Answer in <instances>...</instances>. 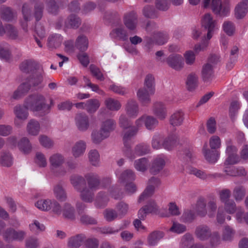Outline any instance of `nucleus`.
<instances>
[{"instance_id": "nucleus-1", "label": "nucleus", "mask_w": 248, "mask_h": 248, "mask_svg": "<svg viewBox=\"0 0 248 248\" xmlns=\"http://www.w3.org/2000/svg\"><path fill=\"white\" fill-rule=\"evenodd\" d=\"M25 105L27 108L39 112L42 115H45L50 111V107L46 104L45 97L40 94L30 95L25 101Z\"/></svg>"}, {"instance_id": "nucleus-2", "label": "nucleus", "mask_w": 248, "mask_h": 248, "mask_svg": "<svg viewBox=\"0 0 248 248\" xmlns=\"http://www.w3.org/2000/svg\"><path fill=\"white\" fill-rule=\"evenodd\" d=\"M130 128V130L124 133L123 136L124 144L123 153L125 156L132 160L135 158V155L131 149L132 142L131 140L137 134L138 129L135 126Z\"/></svg>"}, {"instance_id": "nucleus-3", "label": "nucleus", "mask_w": 248, "mask_h": 248, "mask_svg": "<svg viewBox=\"0 0 248 248\" xmlns=\"http://www.w3.org/2000/svg\"><path fill=\"white\" fill-rule=\"evenodd\" d=\"M160 185L159 179L155 177H152L147 182V186L140 195L138 199V202L141 203L151 197L154 193L155 189Z\"/></svg>"}, {"instance_id": "nucleus-4", "label": "nucleus", "mask_w": 248, "mask_h": 248, "mask_svg": "<svg viewBox=\"0 0 248 248\" xmlns=\"http://www.w3.org/2000/svg\"><path fill=\"white\" fill-rule=\"evenodd\" d=\"M123 23L128 31L135 32L138 23L137 14L134 11L125 13L124 16Z\"/></svg>"}, {"instance_id": "nucleus-5", "label": "nucleus", "mask_w": 248, "mask_h": 248, "mask_svg": "<svg viewBox=\"0 0 248 248\" xmlns=\"http://www.w3.org/2000/svg\"><path fill=\"white\" fill-rule=\"evenodd\" d=\"M202 25L205 29L207 30V38L210 40L216 28V21L213 19L211 14L207 13L204 15L202 19Z\"/></svg>"}, {"instance_id": "nucleus-6", "label": "nucleus", "mask_w": 248, "mask_h": 248, "mask_svg": "<svg viewBox=\"0 0 248 248\" xmlns=\"http://www.w3.org/2000/svg\"><path fill=\"white\" fill-rule=\"evenodd\" d=\"M75 122L77 128L80 131H86L90 127L89 118L85 113H78L75 116Z\"/></svg>"}, {"instance_id": "nucleus-7", "label": "nucleus", "mask_w": 248, "mask_h": 248, "mask_svg": "<svg viewBox=\"0 0 248 248\" xmlns=\"http://www.w3.org/2000/svg\"><path fill=\"white\" fill-rule=\"evenodd\" d=\"M167 64L171 68L176 71H180L184 67V61L183 57L179 54H172L167 59Z\"/></svg>"}, {"instance_id": "nucleus-8", "label": "nucleus", "mask_w": 248, "mask_h": 248, "mask_svg": "<svg viewBox=\"0 0 248 248\" xmlns=\"http://www.w3.org/2000/svg\"><path fill=\"white\" fill-rule=\"evenodd\" d=\"M213 12L220 16H226L230 12V6L227 2L221 4V0H212L211 4Z\"/></svg>"}, {"instance_id": "nucleus-9", "label": "nucleus", "mask_w": 248, "mask_h": 248, "mask_svg": "<svg viewBox=\"0 0 248 248\" xmlns=\"http://www.w3.org/2000/svg\"><path fill=\"white\" fill-rule=\"evenodd\" d=\"M211 230L207 225L202 224L196 227L194 233L200 240L205 241L211 237Z\"/></svg>"}, {"instance_id": "nucleus-10", "label": "nucleus", "mask_w": 248, "mask_h": 248, "mask_svg": "<svg viewBox=\"0 0 248 248\" xmlns=\"http://www.w3.org/2000/svg\"><path fill=\"white\" fill-rule=\"evenodd\" d=\"M88 188L93 190H96L100 188L101 180L98 174L95 173L90 172L84 175Z\"/></svg>"}, {"instance_id": "nucleus-11", "label": "nucleus", "mask_w": 248, "mask_h": 248, "mask_svg": "<svg viewBox=\"0 0 248 248\" xmlns=\"http://www.w3.org/2000/svg\"><path fill=\"white\" fill-rule=\"evenodd\" d=\"M195 211L197 216L202 217L208 216L207 201L203 197H199L196 202Z\"/></svg>"}, {"instance_id": "nucleus-12", "label": "nucleus", "mask_w": 248, "mask_h": 248, "mask_svg": "<svg viewBox=\"0 0 248 248\" xmlns=\"http://www.w3.org/2000/svg\"><path fill=\"white\" fill-rule=\"evenodd\" d=\"M154 114L160 120L165 119L167 116V110L166 105L161 102H156L154 103L152 108Z\"/></svg>"}, {"instance_id": "nucleus-13", "label": "nucleus", "mask_w": 248, "mask_h": 248, "mask_svg": "<svg viewBox=\"0 0 248 248\" xmlns=\"http://www.w3.org/2000/svg\"><path fill=\"white\" fill-rule=\"evenodd\" d=\"M125 112L130 118H135L139 113V106L136 100L130 99H129L125 107Z\"/></svg>"}, {"instance_id": "nucleus-14", "label": "nucleus", "mask_w": 248, "mask_h": 248, "mask_svg": "<svg viewBox=\"0 0 248 248\" xmlns=\"http://www.w3.org/2000/svg\"><path fill=\"white\" fill-rule=\"evenodd\" d=\"M109 35L112 39L123 41L127 40L128 38L127 31L122 26L114 28L110 32Z\"/></svg>"}, {"instance_id": "nucleus-15", "label": "nucleus", "mask_w": 248, "mask_h": 248, "mask_svg": "<svg viewBox=\"0 0 248 248\" xmlns=\"http://www.w3.org/2000/svg\"><path fill=\"white\" fill-rule=\"evenodd\" d=\"M81 24V20L77 15L71 14L64 20V28L76 30L79 28Z\"/></svg>"}, {"instance_id": "nucleus-16", "label": "nucleus", "mask_w": 248, "mask_h": 248, "mask_svg": "<svg viewBox=\"0 0 248 248\" xmlns=\"http://www.w3.org/2000/svg\"><path fill=\"white\" fill-rule=\"evenodd\" d=\"M153 94L154 93H151L145 87L140 88L137 93L138 98L143 106H147L151 103L150 95Z\"/></svg>"}, {"instance_id": "nucleus-17", "label": "nucleus", "mask_w": 248, "mask_h": 248, "mask_svg": "<svg viewBox=\"0 0 248 248\" xmlns=\"http://www.w3.org/2000/svg\"><path fill=\"white\" fill-rule=\"evenodd\" d=\"M214 77L213 66L206 63L202 66L201 71V77L204 82H210Z\"/></svg>"}, {"instance_id": "nucleus-18", "label": "nucleus", "mask_w": 248, "mask_h": 248, "mask_svg": "<svg viewBox=\"0 0 248 248\" xmlns=\"http://www.w3.org/2000/svg\"><path fill=\"white\" fill-rule=\"evenodd\" d=\"M186 87L190 92L194 91L198 86L199 78L198 75L194 72L189 74L186 80Z\"/></svg>"}, {"instance_id": "nucleus-19", "label": "nucleus", "mask_w": 248, "mask_h": 248, "mask_svg": "<svg viewBox=\"0 0 248 248\" xmlns=\"http://www.w3.org/2000/svg\"><path fill=\"white\" fill-rule=\"evenodd\" d=\"M94 191L85 186L78 192L80 193L79 196L81 200L86 202L91 203L94 199Z\"/></svg>"}, {"instance_id": "nucleus-20", "label": "nucleus", "mask_w": 248, "mask_h": 248, "mask_svg": "<svg viewBox=\"0 0 248 248\" xmlns=\"http://www.w3.org/2000/svg\"><path fill=\"white\" fill-rule=\"evenodd\" d=\"M86 149V142L79 140L76 142L72 148V153L75 158H78L83 155Z\"/></svg>"}, {"instance_id": "nucleus-21", "label": "nucleus", "mask_w": 248, "mask_h": 248, "mask_svg": "<svg viewBox=\"0 0 248 248\" xmlns=\"http://www.w3.org/2000/svg\"><path fill=\"white\" fill-rule=\"evenodd\" d=\"M184 120V113L179 110L172 114L169 118L170 124L173 127L179 126L182 124Z\"/></svg>"}, {"instance_id": "nucleus-22", "label": "nucleus", "mask_w": 248, "mask_h": 248, "mask_svg": "<svg viewBox=\"0 0 248 248\" xmlns=\"http://www.w3.org/2000/svg\"><path fill=\"white\" fill-rule=\"evenodd\" d=\"M62 39V37L61 34H51L47 39V46L50 49H56L61 46Z\"/></svg>"}, {"instance_id": "nucleus-23", "label": "nucleus", "mask_w": 248, "mask_h": 248, "mask_svg": "<svg viewBox=\"0 0 248 248\" xmlns=\"http://www.w3.org/2000/svg\"><path fill=\"white\" fill-rule=\"evenodd\" d=\"M70 181L75 190L78 192L82 188V186H85V178L82 176L74 175L71 176Z\"/></svg>"}, {"instance_id": "nucleus-24", "label": "nucleus", "mask_w": 248, "mask_h": 248, "mask_svg": "<svg viewBox=\"0 0 248 248\" xmlns=\"http://www.w3.org/2000/svg\"><path fill=\"white\" fill-rule=\"evenodd\" d=\"M116 125V124L114 120L108 119L102 123L100 129L109 137L110 133L115 129Z\"/></svg>"}, {"instance_id": "nucleus-25", "label": "nucleus", "mask_w": 248, "mask_h": 248, "mask_svg": "<svg viewBox=\"0 0 248 248\" xmlns=\"http://www.w3.org/2000/svg\"><path fill=\"white\" fill-rule=\"evenodd\" d=\"M53 193L55 198L61 202L65 201L67 199V194L62 185L58 183L53 187Z\"/></svg>"}, {"instance_id": "nucleus-26", "label": "nucleus", "mask_w": 248, "mask_h": 248, "mask_svg": "<svg viewBox=\"0 0 248 248\" xmlns=\"http://www.w3.org/2000/svg\"><path fill=\"white\" fill-rule=\"evenodd\" d=\"M165 165V162L164 159L157 157L153 162L150 171L152 174H157L163 169Z\"/></svg>"}, {"instance_id": "nucleus-27", "label": "nucleus", "mask_w": 248, "mask_h": 248, "mask_svg": "<svg viewBox=\"0 0 248 248\" xmlns=\"http://www.w3.org/2000/svg\"><path fill=\"white\" fill-rule=\"evenodd\" d=\"M38 67L37 63L33 60H29L23 62L20 65V69L23 72L29 73L36 70Z\"/></svg>"}, {"instance_id": "nucleus-28", "label": "nucleus", "mask_w": 248, "mask_h": 248, "mask_svg": "<svg viewBox=\"0 0 248 248\" xmlns=\"http://www.w3.org/2000/svg\"><path fill=\"white\" fill-rule=\"evenodd\" d=\"M14 159L12 155L7 152H2L0 155V165L5 167H10L13 164Z\"/></svg>"}, {"instance_id": "nucleus-29", "label": "nucleus", "mask_w": 248, "mask_h": 248, "mask_svg": "<svg viewBox=\"0 0 248 248\" xmlns=\"http://www.w3.org/2000/svg\"><path fill=\"white\" fill-rule=\"evenodd\" d=\"M207 145L205 144L203 148V153L205 159L210 163L216 162L218 157V152L216 150L211 151L207 149Z\"/></svg>"}, {"instance_id": "nucleus-30", "label": "nucleus", "mask_w": 248, "mask_h": 248, "mask_svg": "<svg viewBox=\"0 0 248 248\" xmlns=\"http://www.w3.org/2000/svg\"><path fill=\"white\" fill-rule=\"evenodd\" d=\"M40 129L39 123L35 120H31L27 125V131L29 134L36 136L39 134Z\"/></svg>"}, {"instance_id": "nucleus-31", "label": "nucleus", "mask_w": 248, "mask_h": 248, "mask_svg": "<svg viewBox=\"0 0 248 248\" xmlns=\"http://www.w3.org/2000/svg\"><path fill=\"white\" fill-rule=\"evenodd\" d=\"M50 165L54 168H58L61 166L65 162V158L63 155L59 153L51 155L49 158Z\"/></svg>"}, {"instance_id": "nucleus-32", "label": "nucleus", "mask_w": 248, "mask_h": 248, "mask_svg": "<svg viewBox=\"0 0 248 248\" xmlns=\"http://www.w3.org/2000/svg\"><path fill=\"white\" fill-rule=\"evenodd\" d=\"M5 33L7 36L12 40L19 39V32L17 29L13 25L8 24L5 25Z\"/></svg>"}, {"instance_id": "nucleus-33", "label": "nucleus", "mask_w": 248, "mask_h": 248, "mask_svg": "<svg viewBox=\"0 0 248 248\" xmlns=\"http://www.w3.org/2000/svg\"><path fill=\"white\" fill-rule=\"evenodd\" d=\"M75 47L81 52L87 50L88 47V40L84 35H79L75 42Z\"/></svg>"}, {"instance_id": "nucleus-34", "label": "nucleus", "mask_w": 248, "mask_h": 248, "mask_svg": "<svg viewBox=\"0 0 248 248\" xmlns=\"http://www.w3.org/2000/svg\"><path fill=\"white\" fill-rule=\"evenodd\" d=\"M46 10L50 14L56 15L59 13L60 5L55 0H46Z\"/></svg>"}, {"instance_id": "nucleus-35", "label": "nucleus", "mask_w": 248, "mask_h": 248, "mask_svg": "<svg viewBox=\"0 0 248 248\" xmlns=\"http://www.w3.org/2000/svg\"><path fill=\"white\" fill-rule=\"evenodd\" d=\"M28 109L29 108L26 107L25 103L24 106L17 105L14 108V113L18 119L24 120L28 116Z\"/></svg>"}, {"instance_id": "nucleus-36", "label": "nucleus", "mask_w": 248, "mask_h": 248, "mask_svg": "<svg viewBox=\"0 0 248 248\" xmlns=\"http://www.w3.org/2000/svg\"><path fill=\"white\" fill-rule=\"evenodd\" d=\"M149 161L145 157L136 160L134 162V167L139 171L144 172L147 170Z\"/></svg>"}, {"instance_id": "nucleus-37", "label": "nucleus", "mask_w": 248, "mask_h": 248, "mask_svg": "<svg viewBox=\"0 0 248 248\" xmlns=\"http://www.w3.org/2000/svg\"><path fill=\"white\" fill-rule=\"evenodd\" d=\"M248 12V5L246 3L240 2L235 8V16L237 19H242Z\"/></svg>"}, {"instance_id": "nucleus-38", "label": "nucleus", "mask_w": 248, "mask_h": 248, "mask_svg": "<svg viewBox=\"0 0 248 248\" xmlns=\"http://www.w3.org/2000/svg\"><path fill=\"white\" fill-rule=\"evenodd\" d=\"M17 145L20 151L24 154H28L31 151V145L29 139L27 138H22Z\"/></svg>"}, {"instance_id": "nucleus-39", "label": "nucleus", "mask_w": 248, "mask_h": 248, "mask_svg": "<svg viewBox=\"0 0 248 248\" xmlns=\"http://www.w3.org/2000/svg\"><path fill=\"white\" fill-rule=\"evenodd\" d=\"M108 137V136L104 132L101 131L100 129L99 130H93L91 134L92 140L96 144L100 143Z\"/></svg>"}, {"instance_id": "nucleus-40", "label": "nucleus", "mask_w": 248, "mask_h": 248, "mask_svg": "<svg viewBox=\"0 0 248 248\" xmlns=\"http://www.w3.org/2000/svg\"><path fill=\"white\" fill-rule=\"evenodd\" d=\"M0 58L5 61H8L11 58L10 46L6 43L0 44Z\"/></svg>"}, {"instance_id": "nucleus-41", "label": "nucleus", "mask_w": 248, "mask_h": 248, "mask_svg": "<svg viewBox=\"0 0 248 248\" xmlns=\"http://www.w3.org/2000/svg\"><path fill=\"white\" fill-rule=\"evenodd\" d=\"M207 208L208 216L209 217H213L217 208V200L215 198H212L207 202Z\"/></svg>"}, {"instance_id": "nucleus-42", "label": "nucleus", "mask_w": 248, "mask_h": 248, "mask_svg": "<svg viewBox=\"0 0 248 248\" xmlns=\"http://www.w3.org/2000/svg\"><path fill=\"white\" fill-rule=\"evenodd\" d=\"M108 201L107 194L104 191H100L97 195L95 204L98 208L103 207L106 206Z\"/></svg>"}, {"instance_id": "nucleus-43", "label": "nucleus", "mask_w": 248, "mask_h": 248, "mask_svg": "<svg viewBox=\"0 0 248 248\" xmlns=\"http://www.w3.org/2000/svg\"><path fill=\"white\" fill-rule=\"evenodd\" d=\"M85 237L82 234H78L70 237L69 239L68 245L71 248H78L83 243Z\"/></svg>"}, {"instance_id": "nucleus-44", "label": "nucleus", "mask_w": 248, "mask_h": 248, "mask_svg": "<svg viewBox=\"0 0 248 248\" xmlns=\"http://www.w3.org/2000/svg\"><path fill=\"white\" fill-rule=\"evenodd\" d=\"M132 151L136 158L137 155H143L149 153L150 147L148 145L142 143L137 145L134 148V150H132Z\"/></svg>"}, {"instance_id": "nucleus-45", "label": "nucleus", "mask_w": 248, "mask_h": 248, "mask_svg": "<svg viewBox=\"0 0 248 248\" xmlns=\"http://www.w3.org/2000/svg\"><path fill=\"white\" fill-rule=\"evenodd\" d=\"M62 215L65 218L70 219H75L74 208L70 204L65 203L63 206Z\"/></svg>"}, {"instance_id": "nucleus-46", "label": "nucleus", "mask_w": 248, "mask_h": 248, "mask_svg": "<svg viewBox=\"0 0 248 248\" xmlns=\"http://www.w3.org/2000/svg\"><path fill=\"white\" fill-rule=\"evenodd\" d=\"M99 101L95 99L88 100L85 103V109L90 113L95 112L100 107Z\"/></svg>"}, {"instance_id": "nucleus-47", "label": "nucleus", "mask_w": 248, "mask_h": 248, "mask_svg": "<svg viewBox=\"0 0 248 248\" xmlns=\"http://www.w3.org/2000/svg\"><path fill=\"white\" fill-rule=\"evenodd\" d=\"M27 79L32 87H35L42 82L43 76L40 72L36 71L33 73Z\"/></svg>"}, {"instance_id": "nucleus-48", "label": "nucleus", "mask_w": 248, "mask_h": 248, "mask_svg": "<svg viewBox=\"0 0 248 248\" xmlns=\"http://www.w3.org/2000/svg\"><path fill=\"white\" fill-rule=\"evenodd\" d=\"M88 158L90 163L95 167L99 166L100 155L97 150L93 149L89 151Z\"/></svg>"}, {"instance_id": "nucleus-49", "label": "nucleus", "mask_w": 248, "mask_h": 248, "mask_svg": "<svg viewBox=\"0 0 248 248\" xmlns=\"http://www.w3.org/2000/svg\"><path fill=\"white\" fill-rule=\"evenodd\" d=\"M164 236L162 232L155 231L151 233L148 237V242L150 245L155 246Z\"/></svg>"}, {"instance_id": "nucleus-50", "label": "nucleus", "mask_w": 248, "mask_h": 248, "mask_svg": "<svg viewBox=\"0 0 248 248\" xmlns=\"http://www.w3.org/2000/svg\"><path fill=\"white\" fill-rule=\"evenodd\" d=\"M117 212L119 216V218H122L124 217L128 212L129 205L123 202H119L116 205Z\"/></svg>"}, {"instance_id": "nucleus-51", "label": "nucleus", "mask_w": 248, "mask_h": 248, "mask_svg": "<svg viewBox=\"0 0 248 248\" xmlns=\"http://www.w3.org/2000/svg\"><path fill=\"white\" fill-rule=\"evenodd\" d=\"M105 104L108 109L111 111H117L121 107L120 102L111 98H108L105 100Z\"/></svg>"}, {"instance_id": "nucleus-52", "label": "nucleus", "mask_w": 248, "mask_h": 248, "mask_svg": "<svg viewBox=\"0 0 248 248\" xmlns=\"http://www.w3.org/2000/svg\"><path fill=\"white\" fill-rule=\"evenodd\" d=\"M51 202L52 200L50 199H41L35 202V205L41 211H48L50 210Z\"/></svg>"}, {"instance_id": "nucleus-53", "label": "nucleus", "mask_w": 248, "mask_h": 248, "mask_svg": "<svg viewBox=\"0 0 248 248\" xmlns=\"http://www.w3.org/2000/svg\"><path fill=\"white\" fill-rule=\"evenodd\" d=\"M246 195V189L242 186H238L233 190V196L236 201H242Z\"/></svg>"}, {"instance_id": "nucleus-54", "label": "nucleus", "mask_w": 248, "mask_h": 248, "mask_svg": "<svg viewBox=\"0 0 248 248\" xmlns=\"http://www.w3.org/2000/svg\"><path fill=\"white\" fill-rule=\"evenodd\" d=\"M22 13L24 20L30 21L32 17V5L28 3H24L22 7Z\"/></svg>"}, {"instance_id": "nucleus-55", "label": "nucleus", "mask_w": 248, "mask_h": 248, "mask_svg": "<svg viewBox=\"0 0 248 248\" xmlns=\"http://www.w3.org/2000/svg\"><path fill=\"white\" fill-rule=\"evenodd\" d=\"M176 140L177 137L175 135H170L164 140L162 146L167 150H171L175 145Z\"/></svg>"}, {"instance_id": "nucleus-56", "label": "nucleus", "mask_w": 248, "mask_h": 248, "mask_svg": "<svg viewBox=\"0 0 248 248\" xmlns=\"http://www.w3.org/2000/svg\"><path fill=\"white\" fill-rule=\"evenodd\" d=\"M136 175L135 172L132 170H126L124 171L120 176L119 180L122 182H125L129 181H133L135 179Z\"/></svg>"}, {"instance_id": "nucleus-57", "label": "nucleus", "mask_w": 248, "mask_h": 248, "mask_svg": "<svg viewBox=\"0 0 248 248\" xmlns=\"http://www.w3.org/2000/svg\"><path fill=\"white\" fill-rule=\"evenodd\" d=\"M196 212L191 210H186L183 214L181 219L184 223H191L196 217Z\"/></svg>"}, {"instance_id": "nucleus-58", "label": "nucleus", "mask_w": 248, "mask_h": 248, "mask_svg": "<svg viewBox=\"0 0 248 248\" xmlns=\"http://www.w3.org/2000/svg\"><path fill=\"white\" fill-rule=\"evenodd\" d=\"M235 234V231L228 225L225 226L222 231V239L225 241H232Z\"/></svg>"}, {"instance_id": "nucleus-59", "label": "nucleus", "mask_w": 248, "mask_h": 248, "mask_svg": "<svg viewBox=\"0 0 248 248\" xmlns=\"http://www.w3.org/2000/svg\"><path fill=\"white\" fill-rule=\"evenodd\" d=\"M194 241V238L191 234L189 233H186L182 237L181 243L180 247L181 248H189Z\"/></svg>"}, {"instance_id": "nucleus-60", "label": "nucleus", "mask_w": 248, "mask_h": 248, "mask_svg": "<svg viewBox=\"0 0 248 248\" xmlns=\"http://www.w3.org/2000/svg\"><path fill=\"white\" fill-rule=\"evenodd\" d=\"M158 124L156 118L152 116L145 115V126L148 130L154 129Z\"/></svg>"}, {"instance_id": "nucleus-61", "label": "nucleus", "mask_w": 248, "mask_h": 248, "mask_svg": "<svg viewBox=\"0 0 248 248\" xmlns=\"http://www.w3.org/2000/svg\"><path fill=\"white\" fill-rule=\"evenodd\" d=\"M143 87L149 89L151 93H155V78L152 75L148 74L145 77Z\"/></svg>"}, {"instance_id": "nucleus-62", "label": "nucleus", "mask_w": 248, "mask_h": 248, "mask_svg": "<svg viewBox=\"0 0 248 248\" xmlns=\"http://www.w3.org/2000/svg\"><path fill=\"white\" fill-rule=\"evenodd\" d=\"M44 4L37 2L34 6V16L37 21H39L43 16Z\"/></svg>"}, {"instance_id": "nucleus-63", "label": "nucleus", "mask_w": 248, "mask_h": 248, "mask_svg": "<svg viewBox=\"0 0 248 248\" xmlns=\"http://www.w3.org/2000/svg\"><path fill=\"white\" fill-rule=\"evenodd\" d=\"M104 217L107 221L111 222L117 218H119V216L115 210L109 209L104 211Z\"/></svg>"}, {"instance_id": "nucleus-64", "label": "nucleus", "mask_w": 248, "mask_h": 248, "mask_svg": "<svg viewBox=\"0 0 248 248\" xmlns=\"http://www.w3.org/2000/svg\"><path fill=\"white\" fill-rule=\"evenodd\" d=\"M101 234L108 235H115L120 232V230L111 226H105L99 229Z\"/></svg>"}]
</instances>
